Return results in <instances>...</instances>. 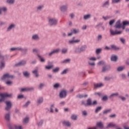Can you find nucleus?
<instances>
[{"mask_svg": "<svg viewBox=\"0 0 129 129\" xmlns=\"http://www.w3.org/2000/svg\"><path fill=\"white\" fill-rule=\"evenodd\" d=\"M87 49V46L86 45H83L81 47H76L74 49V52L76 54H81L82 52H85Z\"/></svg>", "mask_w": 129, "mask_h": 129, "instance_id": "f257e3e1", "label": "nucleus"}, {"mask_svg": "<svg viewBox=\"0 0 129 129\" xmlns=\"http://www.w3.org/2000/svg\"><path fill=\"white\" fill-rule=\"evenodd\" d=\"M48 25L50 27L57 26V24H58V20L54 18H50L48 19Z\"/></svg>", "mask_w": 129, "mask_h": 129, "instance_id": "f03ea898", "label": "nucleus"}, {"mask_svg": "<svg viewBox=\"0 0 129 129\" xmlns=\"http://www.w3.org/2000/svg\"><path fill=\"white\" fill-rule=\"evenodd\" d=\"M0 96L1 97V99H0V102H3V101H5L6 98L12 97V96H13V94L3 93L0 94Z\"/></svg>", "mask_w": 129, "mask_h": 129, "instance_id": "7ed1b4c3", "label": "nucleus"}, {"mask_svg": "<svg viewBox=\"0 0 129 129\" xmlns=\"http://www.w3.org/2000/svg\"><path fill=\"white\" fill-rule=\"evenodd\" d=\"M97 101L94 100L92 102V100H91V98H88L87 100V103L86 104V106H91L92 105H97Z\"/></svg>", "mask_w": 129, "mask_h": 129, "instance_id": "20e7f679", "label": "nucleus"}, {"mask_svg": "<svg viewBox=\"0 0 129 129\" xmlns=\"http://www.w3.org/2000/svg\"><path fill=\"white\" fill-rule=\"evenodd\" d=\"M9 78H11L12 79H14L15 78V76L10 75L9 73H7L4 74L3 77L1 78V80L3 81H5V80H7V79H9Z\"/></svg>", "mask_w": 129, "mask_h": 129, "instance_id": "39448f33", "label": "nucleus"}, {"mask_svg": "<svg viewBox=\"0 0 129 129\" xmlns=\"http://www.w3.org/2000/svg\"><path fill=\"white\" fill-rule=\"evenodd\" d=\"M80 32V31L78 29L73 28L71 30V32L68 34V37H71L74 35H76V34H79Z\"/></svg>", "mask_w": 129, "mask_h": 129, "instance_id": "423d86ee", "label": "nucleus"}, {"mask_svg": "<svg viewBox=\"0 0 129 129\" xmlns=\"http://www.w3.org/2000/svg\"><path fill=\"white\" fill-rule=\"evenodd\" d=\"M5 104L6 105L5 110H6L7 111H10L11 108L13 107V103H12V102L10 101H5Z\"/></svg>", "mask_w": 129, "mask_h": 129, "instance_id": "0eeeda50", "label": "nucleus"}, {"mask_svg": "<svg viewBox=\"0 0 129 129\" xmlns=\"http://www.w3.org/2000/svg\"><path fill=\"white\" fill-rule=\"evenodd\" d=\"M68 92L65 90H61L59 94V96L60 98H66V96H67V94Z\"/></svg>", "mask_w": 129, "mask_h": 129, "instance_id": "6e6552de", "label": "nucleus"}, {"mask_svg": "<svg viewBox=\"0 0 129 129\" xmlns=\"http://www.w3.org/2000/svg\"><path fill=\"white\" fill-rule=\"evenodd\" d=\"M80 39H76L75 40V37L73 36L72 38V40H70L69 41L68 43L70 45H73V44H78V43H80Z\"/></svg>", "mask_w": 129, "mask_h": 129, "instance_id": "1a4fd4ad", "label": "nucleus"}, {"mask_svg": "<svg viewBox=\"0 0 129 129\" xmlns=\"http://www.w3.org/2000/svg\"><path fill=\"white\" fill-rule=\"evenodd\" d=\"M8 128L9 129H23L22 125H15L14 126L12 125L11 124H8Z\"/></svg>", "mask_w": 129, "mask_h": 129, "instance_id": "9d476101", "label": "nucleus"}, {"mask_svg": "<svg viewBox=\"0 0 129 129\" xmlns=\"http://www.w3.org/2000/svg\"><path fill=\"white\" fill-rule=\"evenodd\" d=\"M111 67L109 65H106L102 67L101 72L102 73H105V72H107V71H109L110 70Z\"/></svg>", "mask_w": 129, "mask_h": 129, "instance_id": "9b49d317", "label": "nucleus"}, {"mask_svg": "<svg viewBox=\"0 0 129 129\" xmlns=\"http://www.w3.org/2000/svg\"><path fill=\"white\" fill-rule=\"evenodd\" d=\"M27 64V61L23 60H21L15 64V67H19V66H25Z\"/></svg>", "mask_w": 129, "mask_h": 129, "instance_id": "f8f14e48", "label": "nucleus"}, {"mask_svg": "<svg viewBox=\"0 0 129 129\" xmlns=\"http://www.w3.org/2000/svg\"><path fill=\"white\" fill-rule=\"evenodd\" d=\"M59 10L62 13H65L67 12V10H68V5H62L60 7Z\"/></svg>", "mask_w": 129, "mask_h": 129, "instance_id": "ddd939ff", "label": "nucleus"}, {"mask_svg": "<svg viewBox=\"0 0 129 129\" xmlns=\"http://www.w3.org/2000/svg\"><path fill=\"white\" fill-rule=\"evenodd\" d=\"M59 51H60V49L59 48H57L56 49L52 50L50 52H49L48 55L49 57H52V56H53V55H54V54H58V53H59Z\"/></svg>", "mask_w": 129, "mask_h": 129, "instance_id": "4468645a", "label": "nucleus"}, {"mask_svg": "<svg viewBox=\"0 0 129 129\" xmlns=\"http://www.w3.org/2000/svg\"><path fill=\"white\" fill-rule=\"evenodd\" d=\"M31 40L33 41H39L40 40V35L38 34H34L31 36Z\"/></svg>", "mask_w": 129, "mask_h": 129, "instance_id": "2eb2a0df", "label": "nucleus"}, {"mask_svg": "<svg viewBox=\"0 0 129 129\" xmlns=\"http://www.w3.org/2000/svg\"><path fill=\"white\" fill-rule=\"evenodd\" d=\"M110 35L112 36H115V35H120L122 33V31H114L112 29L110 30Z\"/></svg>", "mask_w": 129, "mask_h": 129, "instance_id": "dca6fc26", "label": "nucleus"}, {"mask_svg": "<svg viewBox=\"0 0 129 129\" xmlns=\"http://www.w3.org/2000/svg\"><path fill=\"white\" fill-rule=\"evenodd\" d=\"M15 28H16V24H10L7 28V31L11 32V30H13V29H15Z\"/></svg>", "mask_w": 129, "mask_h": 129, "instance_id": "f3484780", "label": "nucleus"}, {"mask_svg": "<svg viewBox=\"0 0 129 129\" xmlns=\"http://www.w3.org/2000/svg\"><path fill=\"white\" fill-rule=\"evenodd\" d=\"M44 102V98L43 97H40L37 99V105H40V104H42Z\"/></svg>", "mask_w": 129, "mask_h": 129, "instance_id": "a211bd4d", "label": "nucleus"}, {"mask_svg": "<svg viewBox=\"0 0 129 129\" xmlns=\"http://www.w3.org/2000/svg\"><path fill=\"white\" fill-rule=\"evenodd\" d=\"M110 47L111 49L114 51H119V50H120V48L114 44L111 45Z\"/></svg>", "mask_w": 129, "mask_h": 129, "instance_id": "6ab92c4d", "label": "nucleus"}, {"mask_svg": "<svg viewBox=\"0 0 129 129\" xmlns=\"http://www.w3.org/2000/svg\"><path fill=\"white\" fill-rule=\"evenodd\" d=\"M5 118L7 121H10V120H11V112H8V113L6 114Z\"/></svg>", "mask_w": 129, "mask_h": 129, "instance_id": "aec40b11", "label": "nucleus"}, {"mask_svg": "<svg viewBox=\"0 0 129 129\" xmlns=\"http://www.w3.org/2000/svg\"><path fill=\"white\" fill-rule=\"evenodd\" d=\"M38 69H35L32 71V74H34L35 76V77H39V71Z\"/></svg>", "mask_w": 129, "mask_h": 129, "instance_id": "412c9836", "label": "nucleus"}, {"mask_svg": "<svg viewBox=\"0 0 129 129\" xmlns=\"http://www.w3.org/2000/svg\"><path fill=\"white\" fill-rule=\"evenodd\" d=\"M109 127H117V125L113 122H110L107 125L106 128H109Z\"/></svg>", "mask_w": 129, "mask_h": 129, "instance_id": "4be33fe9", "label": "nucleus"}, {"mask_svg": "<svg viewBox=\"0 0 129 129\" xmlns=\"http://www.w3.org/2000/svg\"><path fill=\"white\" fill-rule=\"evenodd\" d=\"M115 28L116 29H120V28H121V24L120 23V20H118L116 22Z\"/></svg>", "mask_w": 129, "mask_h": 129, "instance_id": "5701e85b", "label": "nucleus"}, {"mask_svg": "<svg viewBox=\"0 0 129 129\" xmlns=\"http://www.w3.org/2000/svg\"><path fill=\"white\" fill-rule=\"evenodd\" d=\"M6 67V62L4 61L1 60L0 61V69L2 70V69H4Z\"/></svg>", "mask_w": 129, "mask_h": 129, "instance_id": "b1692460", "label": "nucleus"}, {"mask_svg": "<svg viewBox=\"0 0 129 129\" xmlns=\"http://www.w3.org/2000/svg\"><path fill=\"white\" fill-rule=\"evenodd\" d=\"M96 125L99 127V128H103V127L104 126V125H103V123L102 121H99L97 122L96 123Z\"/></svg>", "mask_w": 129, "mask_h": 129, "instance_id": "393cba45", "label": "nucleus"}, {"mask_svg": "<svg viewBox=\"0 0 129 129\" xmlns=\"http://www.w3.org/2000/svg\"><path fill=\"white\" fill-rule=\"evenodd\" d=\"M22 50V47H12L10 48V51L12 52L14 51H21Z\"/></svg>", "mask_w": 129, "mask_h": 129, "instance_id": "a878e982", "label": "nucleus"}, {"mask_svg": "<svg viewBox=\"0 0 129 129\" xmlns=\"http://www.w3.org/2000/svg\"><path fill=\"white\" fill-rule=\"evenodd\" d=\"M36 56L38 57V58H39L40 62L44 63L46 61L45 60V58H43L42 56H41V55H40L39 54H37Z\"/></svg>", "mask_w": 129, "mask_h": 129, "instance_id": "bb28decb", "label": "nucleus"}, {"mask_svg": "<svg viewBox=\"0 0 129 129\" xmlns=\"http://www.w3.org/2000/svg\"><path fill=\"white\" fill-rule=\"evenodd\" d=\"M118 59L117 56L115 55H112L111 57V61H112L113 62H116Z\"/></svg>", "mask_w": 129, "mask_h": 129, "instance_id": "cd10ccee", "label": "nucleus"}, {"mask_svg": "<svg viewBox=\"0 0 129 129\" xmlns=\"http://www.w3.org/2000/svg\"><path fill=\"white\" fill-rule=\"evenodd\" d=\"M62 124H63V125H66V126H68L69 127H70V126H71V123H70V122H69V121H62Z\"/></svg>", "mask_w": 129, "mask_h": 129, "instance_id": "c85d7f7f", "label": "nucleus"}, {"mask_svg": "<svg viewBox=\"0 0 129 129\" xmlns=\"http://www.w3.org/2000/svg\"><path fill=\"white\" fill-rule=\"evenodd\" d=\"M0 59L1 60H8L9 59V55H5L4 56L3 55H2V53H1V51H0Z\"/></svg>", "mask_w": 129, "mask_h": 129, "instance_id": "c756f323", "label": "nucleus"}, {"mask_svg": "<svg viewBox=\"0 0 129 129\" xmlns=\"http://www.w3.org/2000/svg\"><path fill=\"white\" fill-rule=\"evenodd\" d=\"M68 72H69V69H65L60 73V75H66Z\"/></svg>", "mask_w": 129, "mask_h": 129, "instance_id": "7c9ffc66", "label": "nucleus"}, {"mask_svg": "<svg viewBox=\"0 0 129 129\" xmlns=\"http://www.w3.org/2000/svg\"><path fill=\"white\" fill-rule=\"evenodd\" d=\"M23 74L24 77L26 78H29L30 77V73L28 71L23 72Z\"/></svg>", "mask_w": 129, "mask_h": 129, "instance_id": "2f4dec72", "label": "nucleus"}, {"mask_svg": "<svg viewBox=\"0 0 129 129\" xmlns=\"http://www.w3.org/2000/svg\"><path fill=\"white\" fill-rule=\"evenodd\" d=\"M91 18V14H87L84 16V20L85 21L89 20Z\"/></svg>", "mask_w": 129, "mask_h": 129, "instance_id": "473e14b6", "label": "nucleus"}, {"mask_svg": "<svg viewBox=\"0 0 129 129\" xmlns=\"http://www.w3.org/2000/svg\"><path fill=\"white\" fill-rule=\"evenodd\" d=\"M70 61H71V59L70 58L64 59L61 61V64H67L68 63H70Z\"/></svg>", "mask_w": 129, "mask_h": 129, "instance_id": "72a5a7b5", "label": "nucleus"}, {"mask_svg": "<svg viewBox=\"0 0 129 129\" xmlns=\"http://www.w3.org/2000/svg\"><path fill=\"white\" fill-rule=\"evenodd\" d=\"M43 9H44V5L38 6L36 8V11L37 12H41V11H42V10H43Z\"/></svg>", "mask_w": 129, "mask_h": 129, "instance_id": "f704fd0d", "label": "nucleus"}, {"mask_svg": "<svg viewBox=\"0 0 129 129\" xmlns=\"http://www.w3.org/2000/svg\"><path fill=\"white\" fill-rule=\"evenodd\" d=\"M94 86L95 88H99L100 87H102L103 86V84L101 83V84H94Z\"/></svg>", "mask_w": 129, "mask_h": 129, "instance_id": "c9c22d12", "label": "nucleus"}, {"mask_svg": "<svg viewBox=\"0 0 129 129\" xmlns=\"http://www.w3.org/2000/svg\"><path fill=\"white\" fill-rule=\"evenodd\" d=\"M8 11V9L6 7L0 8V15H2L3 13L2 12L4 11V13H6Z\"/></svg>", "mask_w": 129, "mask_h": 129, "instance_id": "e433bc0d", "label": "nucleus"}, {"mask_svg": "<svg viewBox=\"0 0 129 129\" xmlns=\"http://www.w3.org/2000/svg\"><path fill=\"white\" fill-rule=\"evenodd\" d=\"M54 108H55V104H52L50 105V112H51V113H53V112H54Z\"/></svg>", "mask_w": 129, "mask_h": 129, "instance_id": "4c0bfd02", "label": "nucleus"}, {"mask_svg": "<svg viewBox=\"0 0 129 129\" xmlns=\"http://www.w3.org/2000/svg\"><path fill=\"white\" fill-rule=\"evenodd\" d=\"M115 96H119V93L118 92L113 93L109 96V98H113V97H114Z\"/></svg>", "mask_w": 129, "mask_h": 129, "instance_id": "58836bf2", "label": "nucleus"}, {"mask_svg": "<svg viewBox=\"0 0 129 129\" xmlns=\"http://www.w3.org/2000/svg\"><path fill=\"white\" fill-rule=\"evenodd\" d=\"M101 109H102V106H100L97 107L95 111V113H98V112H99V111H100V110H101Z\"/></svg>", "mask_w": 129, "mask_h": 129, "instance_id": "ea45409f", "label": "nucleus"}, {"mask_svg": "<svg viewBox=\"0 0 129 129\" xmlns=\"http://www.w3.org/2000/svg\"><path fill=\"white\" fill-rule=\"evenodd\" d=\"M123 70H124V66L119 67L117 69V71L118 72H121V71H123Z\"/></svg>", "mask_w": 129, "mask_h": 129, "instance_id": "a19ab883", "label": "nucleus"}, {"mask_svg": "<svg viewBox=\"0 0 129 129\" xmlns=\"http://www.w3.org/2000/svg\"><path fill=\"white\" fill-rule=\"evenodd\" d=\"M21 52L24 53V54H27L28 53V48L21 47V50H20Z\"/></svg>", "mask_w": 129, "mask_h": 129, "instance_id": "79ce46f5", "label": "nucleus"}, {"mask_svg": "<svg viewBox=\"0 0 129 129\" xmlns=\"http://www.w3.org/2000/svg\"><path fill=\"white\" fill-rule=\"evenodd\" d=\"M109 6V2L106 1L102 5L103 8H107Z\"/></svg>", "mask_w": 129, "mask_h": 129, "instance_id": "37998d69", "label": "nucleus"}, {"mask_svg": "<svg viewBox=\"0 0 129 129\" xmlns=\"http://www.w3.org/2000/svg\"><path fill=\"white\" fill-rule=\"evenodd\" d=\"M52 68H54V64H50L45 67V69H47V70H50V69H52Z\"/></svg>", "mask_w": 129, "mask_h": 129, "instance_id": "c03bdc74", "label": "nucleus"}, {"mask_svg": "<svg viewBox=\"0 0 129 129\" xmlns=\"http://www.w3.org/2000/svg\"><path fill=\"white\" fill-rule=\"evenodd\" d=\"M109 112H111V109L105 110L104 111H103V114H107V113H109Z\"/></svg>", "mask_w": 129, "mask_h": 129, "instance_id": "a18cd8bd", "label": "nucleus"}, {"mask_svg": "<svg viewBox=\"0 0 129 129\" xmlns=\"http://www.w3.org/2000/svg\"><path fill=\"white\" fill-rule=\"evenodd\" d=\"M59 70H60V68H59V67H56V68H55V69H53L52 70V71H53V72H54V73H57V72H59Z\"/></svg>", "mask_w": 129, "mask_h": 129, "instance_id": "49530a36", "label": "nucleus"}, {"mask_svg": "<svg viewBox=\"0 0 129 129\" xmlns=\"http://www.w3.org/2000/svg\"><path fill=\"white\" fill-rule=\"evenodd\" d=\"M71 118L73 119V120H76L77 119V116L75 114H72Z\"/></svg>", "mask_w": 129, "mask_h": 129, "instance_id": "de8ad7c7", "label": "nucleus"}, {"mask_svg": "<svg viewBox=\"0 0 129 129\" xmlns=\"http://www.w3.org/2000/svg\"><path fill=\"white\" fill-rule=\"evenodd\" d=\"M118 98H119V99H121V100H122V101H125V100H126V98L123 96H118Z\"/></svg>", "mask_w": 129, "mask_h": 129, "instance_id": "09e8293b", "label": "nucleus"}, {"mask_svg": "<svg viewBox=\"0 0 129 129\" xmlns=\"http://www.w3.org/2000/svg\"><path fill=\"white\" fill-rule=\"evenodd\" d=\"M44 123V120H41L38 123H37L38 126H42Z\"/></svg>", "mask_w": 129, "mask_h": 129, "instance_id": "8fccbe9b", "label": "nucleus"}, {"mask_svg": "<svg viewBox=\"0 0 129 129\" xmlns=\"http://www.w3.org/2000/svg\"><path fill=\"white\" fill-rule=\"evenodd\" d=\"M88 63L90 66H92V67H94L95 66V62H90V61H88Z\"/></svg>", "mask_w": 129, "mask_h": 129, "instance_id": "3c124183", "label": "nucleus"}, {"mask_svg": "<svg viewBox=\"0 0 129 129\" xmlns=\"http://www.w3.org/2000/svg\"><path fill=\"white\" fill-rule=\"evenodd\" d=\"M102 100H103V101H106V100H108V97L107 95L104 96L102 98Z\"/></svg>", "mask_w": 129, "mask_h": 129, "instance_id": "603ef678", "label": "nucleus"}, {"mask_svg": "<svg viewBox=\"0 0 129 129\" xmlns=\"http://www.w3.org/2000/svg\"><path fill=\"white\" fill-rule=\"evenodd\" d=\"M104 64H105V62L103 60H101L97 63V65L99 66H100V65H104Z\"/></svg>", "mask_w": 129, "mask_h": 129, "instance_id": "864d4df0", "label": "nucleus"}, {"mask_svg": "<svg viewBox=\"0 0 129 129\" xmlns=\"http://www.w3.org/2000/svg\"><path fill=\"white\" fill-rule=\"evenodd\" d=\"M67 52H68V49H67V48H63L61 50V53L62 54H66Z\"/></svg>", "mask_w": 129, "mask_h": 129, "instance_id": "5fc2aeb1", "label": "nucleus"}, {"mask_svg": "<svg viewBox=\"0 0 129 129\" xmlns=\"http://www.w3.org/2000/svg\"><path fill=\"white\" fill-rule=\"evenodd\" d=\"M7 3L9 5H13L15 3V0H7Z\"/></svg>", "mask_w": 129, "mask_h": 129, "instance_id": "6e6d98bb", "label": "nucleus"}, {"mask_svg": "<svg viewBox=\"0 0 129 129\" xmlns=\"http://www.w3.org/2000/svg\"><path fill=\"white\" fill-rule=\"evenodd\" d=\"M53 87L57 89L60 87V84L59 83H56L53 85Z\"/></svg>", "mask_w": 129, "mask_h": 129, "instance_id": "4d7b16f0", "label": "nucleus"}, {"mask_svg": "<svg viewBox=\"0 0 129 129\" xmlns=\"http://www.w3.org/2000/svg\"><path fill=\"white\" fill-rule=\"evenodd\" d=\"M123 26H129V21H124L122 23Z\"/></svg>", "mask_w": 129, "mask_h": 129, "instance_id": "13d9d810", "label": "nucleus"}, {"mask_svg": "<svg viewBox=\"0 0 129 129\" xmlns=\"http://www.w3.org/2000/svg\"><path fill=\"white\" fill-rule=\"evenodd\" d=\"M88 115V114L87 113V111H86V110H84L82 111V115L83 116H87Z\"/></svg>", "mask_w": 129, "mask_h": 129, "instance_id": "bf43d9fd", "label": "nucleus"}, {"mask_svg": "<svg viewBox=\"0 0 129 129\" xmlns=\"http://www.w3.org/2000/svg\"><path fill=\"white\" fill-rule=\"evenodd\" d=\"M88 59L90 61H96L97 60V58L94 57H89Z\"/></svg>", "mask_w": 129, "mask_h": 129, "instance_id": "052dcab7", "label": "nucleus"}, {"mask_svg": "<svg viewBox=\"0 0 129 129\" xmlns=\"http://www.w3.org/2000/svg\"><path fill=\"white\" fill-rule=\"evenodd\" d=\"M97 40V41H101V40H102V35H98Z\"/></svg>", "mask_w": 129, "mask_h": 129, "instance_id": "680f3d73", "label": "nucleus"}, {"mask_svg": "<svg viewBox=\"0 0 129 129\" xmlns=\"http://www.w3.org/2000/svg\"><path fill=\"white\" fill-rule=\"evenodd\" d=\"M112 4H119L120 0H112Z\"/></svg>", "mask_w": 129, "mask_h": 129, "instance_id": "e2e57ef3", "label": "nucleus"}, {"mask_svg": "<svg viewBox=\"0 0 129 129\" xmlns=\"http://www.w3.org/2000/svg\"><path fill=\"white\" fill-rule=\"evenodd\" d=\"M31 103V101H28L24 105V107H28V106L29 105V104H30Z\"/></svg>", "mask_w": 129, "mask_h": 129, "instance_id": "0e129e2a", "label": "nucleus"}, {"mask_svg": "<svg viewBox=\"0 0 129 129\" xmlns=\"http://www.w3.org/2000/svg\"><path fill=\"white\" fill-rule=\"evenodd\" d=\"M6 84L8 85L9 86H11V85H12V84H13V82L11 81H8L7 82H6Z\"/></svg>", "mask_w": 129, "mask_h": 129, "instance_id": "69168bd1", "label": "nucleus"}, {"mask_svg": "<svg viewBox=\"0 0 129 129\" xmlns=\"http://www.w3.org/2000/svg\"><path fill=\"white\" fill-rule=\"evenodd\" d=\"M121 78L122 79H126V75H125L124 74H122L121 75Z\"/></svg>", "mask_w": 129, "mask_h": 129, "instance_id": "338daca9", "label": "nucleus"}, {"mask_svg": "<svg viewBox=\"0 0 129 129\" xmlns=\"http://www.w3.org/2000/svg\"><path fill=\"white\" fill-rule=\"evenodd\" d=\"M76 97L77 98H80V99L83 98V95H82V94H78V95H77L76 96Z\"/></svg>", "mask_w": 129, "mask_h": 129, "instance_id": "774afa93", "label": "nucleus"}]
</instances>
